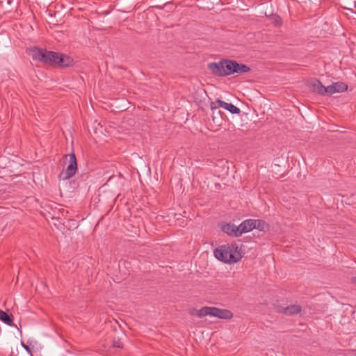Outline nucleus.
<instances>
[{
    "instance_id": "f257e3e1",
    "label": "nucleus",
    "mask_w": 356,
    "mask_h": 356,
    "mask_svg": "<svg viewBox=\"0 0 356 356\" xmlns=\"http://www.w3.org/2000/svg\"><path fill=\"white\" fill-rule=\"evenodd\" d=\"M213 254L217 259L229 264L238 262L243 257L241 248L236 243L220 245Z\"/></svg>"
},
{
    "instance_id": "f03ea898",
    "label": "nucleus",
    "mask_w": 356,
    "mask_h": 356,
    "mask_svg": "<svg viewBox=\"0 0 356 356\" xmlns=\"http://www.w3.org/2000/svg\"><path fill=\"white\" fill-rule=\"evenodd\" d=\"M193 315H196L199 318H204L205 316L216 317L221 319H229L232 317V313L227 309H219L214 307H204L201 309L196 310L195 313H191Z\"/></svg>"
},
{
    "instance_id": "7ed1b4c3",
    "label": "nucleus",
    "mask_w": 356,
    "mask_h": 356,
    "mask_svg": "<svg viewBox=\"0 0 356 356\" xmlns=\"http://www.w3.org/2000/svg\"><path fill=\"white\" fill-rule=\"evenodd\" d=\"M29 55L31 56L33 60L50 64L51 60L53 59L54 56V52L38 47H32L29 50Z\"/></svg>"
},
{
    "instance_id": "20e7f679",
    "label": "nucleus",
    "mask_w": 356,
    "mask_h": 356,
    "mask_svg": "<svg viewBox=\"0 0 356 356\" xmlns=\"http://www.w3.org/2000/svg\"><path fill=\"white\" fill-rule=\"evenodd\" d=\"M225 76L234 73H245L250 70V67L243 64H239L234 60H223Z\"/></svg>"
},
{
    "instance_id": "39448f33",
    "label": "nucleus",
    "mask_w": 356,
    "mask_h": 356,
    "mask_svg": "<svg viewBox=\"0 0 356 356\" xmlns=\"http://www.w3.org/2000/svg\"><path fill=\"white\" fill-rule=\"evenodd\" d=\"M69 157V164L67 166L66 170L62 172L59 177L60 179L67 180L72 177L77 170L76 159L74 154H70L67 155Z\"/></svg>"
},
{
    "instance_id": "423d86ee",
    "label": "nucleus",
    "mask_w": 356,
    "mask_h": 356,
    "mask_svg": "<svg viewBox=\"0 0 356 356\" xmlns=\"http://www.w3.org/2000/svg\"><path fill=\"white\" fill-rule=\"evenodd\" d=\"M222 107L232 114H238L240 113V109L231 103L225 102L220 99H217L215 102H212L211 104V108L212 110Z\"/></svg>"
},
{
    "instance_id": "0eeeda50",
    "label": "nucleus",
    "mask_w": 356,
    "mask_h": 356,
    "mask_svg": "<svg viewBox=\"0 0 356 356\" xmlns=\"http://www.w3.org/2000/svg\"><path fill=\"white\" fill-rule=\"evenodd\" d=\"M72 63L73 60L71 57L54 52V56L51 60L50 64H58L62 67H68Z\"/></svg>"
},
{
    "instance_id": "6e6552de",
    "label": "nucleus",
    "mask_w": 356,
    "mask_h": 356,
    "mask_svg": "<svg viewBox=\"0 0 356 356\" xmlns=\"http://www.w3.org/2000/svg\"><path fill=\"white\" fill-rule=\"evenodd\" d=\"M208 68L212 72V74L216 76H225L223 60L218 63H210L208 64Z\"/></svg>"
},
{
    "instance_id": "1a4fd4ad",
    "label": "nucleus",
    "mask_w": 356,
    "mask_h": 356,
    "mask_svg": "<svg viewBox=\"0 0 356 356\" xmlns=\"http://www.w3.org/2000/svg\"><path fill=\"white\" fill-rule=\"evenodd\" d=\"M348 89V86L343 82H336L327 86V94L332 95L336 92H342Z\"/></svg>"
},
{
    "instance_id": "9d476101",
    "label": "nucleus",
    "mask_w": 356,
    "mask_h": 356,
    "mask_svg": "<svg viewBox=\"0 0 356 356\" xmlns=\"http://www.w3.org/2000/svg\"><path fill=\"white\" fill-rule=\"evenodd\" d=\"M222 230L229 236L238 237L241 235L239 226L232 223H226L222 225Z\"/></svg>"
},
{
    "instance_id": "9b49d317",
    "label": "nucleus",
    "mask_w": 356,
    "mask_h": 356,
    "mask_svg": "<svg viewBox=\"0 0 356 356\" xmlns=\"http://www.w3.org/2000/svg\"><path fill=\"white\" fill-rule=\"evenodd\" d=\"M241 235L251 232L255 228V219H248L243 221L239 225Z\"/></svg>"
},
{
    "instance_id": "f8f14e48",
    "label": "nucleus",
    "mask_w": 356,
    "mask_h": 356,
    "mask_svg": "<svg viewBox=\"0 0 356 356\" xmlns=\"http://www.w3.org/2000/svg\"><path fill=\"white\" fill-rule=\"evenodd\" d=\"M310 88L313 91L320 95L327 94V87L323 86L322 83L317 80H314L310 83Z\"/></svg>"
},
{
    "instance_id": "ddd939ff",
    "label": "nucleus",
    "mask_w": 356,
    "mask_h": 356,
    "mask_svg": "<svg viewBox=\"0 0 356 356\" xmlns=\"http://www.w3.org/2000/svg\"><path fill=\"white\" fill-rule=\"evenodd\" d=\"M300 310L301 309L299 305H293L284 308L282 312L286 315H292L299 313Z\"/></svg>"
},
{
    "instance_id": "4468645a",
    "label": "nucleus",
    "mask_w": 356,
    "mask_h": 356,
    "mask_svg": "<svg viewBox=\"0 0 356 356\" xmlns=\"http://www.w3.org/2000/svg\"><path fill=\"white\" fill-rule=\"evenodd\" d=\"M261 232H266L269 229L268 224L263 220L255 219V228Z\"/></svg>"
},
{
    "instance_id": "2eb2a0df",
    "label": "nucleus",
    "mask_w": 356,
    "mask_h": 356,
    "mask_svg": "<svg viewBox=\"0 0 356 356\" xmlns=\"http://www.w3.org/2000/svg\"><path fill=\"white\" fill-rule=\"evenodd\" d=\"M0 320L6 324L10 325L13 322V318L8 315L5 312L0 309Z\"/></svg>"
},
{
    "instance_id": "dca6fc26",
    "label": "nucleus",
    "mask_w": 356,
    "mask_h": 356,
    "mask_svg": "<svg viewBox=\"0 0 356 356\" xmlns=\"http://www.w3.org/2000/svg\"><path fill=\"white\" fill-rule=\"evenodd\" d=\"M113 345L114 347H116V348H122V343L119 340L114 341Z\"/></svg>"
},
{
    "instance_id": "f3484780",
    "label": "nucleus",
    "mask_w": 356,
    "mask_h": 356,
    "mask_svg": "<svg viewBox=\"0 0 356 356\" xmlns=\"http://www.w3.org/2000/svg\"><path fill=\"white\" fill-rule=\"evenodd\" d=\"M22 346H23V347H24L26 350H28V351L29 350V347H28L26 345H25V344H24V343H22Z\"/></svg>"
},
{
    "instance_id": "a211bd4d",
    "label": "nucleus",
    "mask_w": 356,
    "mask_h": 356,
    "mask_svg": "<svg viewBox=\"0 0 356 356\" xmlns=\"http://www.w3.org/2000/svg\"><path fill=\"white\" fill-rule=\"evenodd\" d=\"M354 282L356 283V277L354 278Z\"/></svg>"
}]
</instances>
